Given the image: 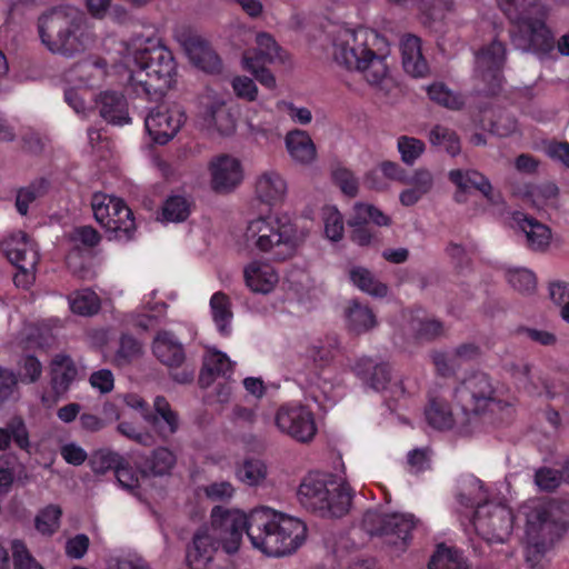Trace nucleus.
Returning <instances> with one entry per match:
<instances>
[{"mask_svg": "<svg viewBox=\"0 0 569 569\" xmlns=\"http://www.w3.org/2000/svg\"><path fill=\"white\" fill-rule=\"evenodd\" d=\"M273 425L281 435L299 443L311 442L318 432L315 413L300 401L279 406L273 415Z\"/></svg>", "mask_w": 569, "mask_h": 569, "instance_id": "nucleus-15", "label": "nucleus"}, {"mask_svg": "<svg viewBox=\"0 0 569 569\" xmlns=\"http://www.w3.org/2000/svg\"><path fill=\"white\" fill-rule=\"evenodd\" d=\"M234 94L242 100L254 101L258 97V87L256 82L246 76H236L230 82Z\"/></svg>", "mask_w": 569, "mask_h": 569, "instance_id": "nucleus-62", "label": "nucleus"}, {"mask_svg": "<svg viewBox=\"0 0 569 569\" xmlns=\"http://www.w3.org/2000/svg\"><path fill=\"white\" fill-rule=\"evenodd\" d=\"M246 288L256 295H271L280 282L279 271L267 260L252 259L242 267Z\"/></svg>", "mask_w": 569, "mask_h": 569, "instance_id": "nucleus-26", "label": "nucleus"}, {"mask_svg": "<svg viewBox=\"0 0 569 569\" xmlns=\"http://www.w3.org/2000/svg\"><path fill=\"white\" fill-rule=\"evenodd\" d=\"M64 100L82 118L98 110L100 117L110 124L123 127L131 123L128 102L117 91L102 90L94 96L90 93V100L87 101L76 90L66 89Z\"/></svg>", "mask_w": 569, "mask_h": 569, "instance_id": "nucleus-13", "label": "nucleus"}, {"mask_svg": "<svg viewBox=\"0 0 569 569\" xmlns=\"http://www.w3.org/2000/svg\"><path fill=\"white\" fill-rule=\"evenodd\" d=\"M186 112L176 103H160L150 109L144 118V129L158 144L172 140L186 122Z\"/></svg>", "mask_w": 569, "mask_h": 569, "instance_id": "nucleus-21", "label": "nucleus"}, {"mask_svg": "<svg viewBox=\"0 0 569 569\" xmlns=\"http://www.w3.org/2000/svg\"><path fill=\"white\" fill-rule=\"evenodd\" d=\"M402 182L410 184V187L399 194V201L405 207H411L431 190L433 178L428 170L420 169Z\"/></svg>", "mask_w": 569, "mask_h": 569, "instance_id": "nucleus-37", "label": "nucleus"}, {"mask_svg": "<svg viewBox=\"0 0 569 569\" xmlns=\"http://www.w3.org/2000/svg\"><path fill=\"white\" fill-rule=\"evenodd\" d=\"M100 241L99 232L90 226L74 228L69 234L71 251L67 256V263L74 272L81 274L83 262L88 256L80 247L92 248Z\"/></svg>", "mask_w": 569, "mask_h": 569, "instance_id": "nucleus-30", "label": "nucleus"}, {"mask_svg": "<svg viewBox=\"0 0 569 569\" xmlns=\"http://www.w3.org/2000/svg\"><path fill=\"white\" fill-rule=\"evenodd\" d=\"M506 50L501 42L492 41L490 44L481 48L476 54L475 76L489 84V91L495 92V88L501 83V68L505 63Z\"/></svg>", "mask_w": 569, "mask_h": 569, "instance_id": "nucleus-24", "label": "nucleus"}, {"mask_svg": "<svg viewBox=\"0 0 569 569\" xmlns=\"http://www.w3.org/2000/svg\"><path fill=\"white\" fill-rule=\"evenodd\" d=\"M256 198L270 207L281 204L288 194V182L286 178L274 169L260 172L253 184Z\"/></svg>", "mask_w": 569, "mask_h": 569, "instance_id": "nucleus-27", "label": "nucleus"}, {"mask_svg": "<svg viewBox=\"0 0 569 569\" xmlns=\"http://www.w3.org/2000/svg\"><path fill=\"white\" fill-rule=\"evenodd\" d=\"M558 501L530 499L523 502L516 516L522 527L527 561L532 566L552 549L567 529V521L559 516L562 510Z\"/></svg>", "mask_w": 569, "mask_h": 569, "instance_id": "nucleus-5", "label": "nucleus"}, {"mask_svg": "<svg viewBox=\"0 0 569 569\" xmlns=\"http://www.w3.org/2000/svg\"><path fill=\"white\" fill-rule=\"evenodd\" d=\"M177 40L184 48L190 61L206 72L220 69V59L209 44L198 36L177 33Z\"/></svg>", "mask_w": 569, "mask_h": 569, "instance_id": "nucleus-28", "label": "nucleus"}, {"mask_svg": "<svg viewBox=\"0 0 569 569\" xmlns=\"http://www.w3.org/2000/svg\"><path fill=\"white\" fill-rule=\"evenodd\" d=\"M353 371L370 388L382 392L390 409H393L390 402L398 401L405 395L401 382L391 379L390 368L386 363H376L371 358L363 357L357 361Z\"/></svg>", "mask_w": 569, "mask_h": 569, "instance_id": "nucleus-22", "label": "nucleus"}, {"mask_svg": "<svg viewBox=\"0 0 569 569\" xmlns=\"http://www.w3.org/2000/svg\"><path fill=\"white\" fill-rule=\"evenodd\" d=\"M17 385L20 383H33L39 380L42 375L41 362L31 355H26L20 358L17 363Z\"/></svg>", "mask_w": 569, "mask_h": 569, "instance_id": "nucleus-55", "label": "nucleus"}, {"mask_svg": "<svg viewBox=\"0 0 569 569\" xmlns=\"http://www.w3.org/2000/svg\"><path fill=\"white\" fill-rule=\"evenodd\" d=\"M429 141L432 146L443 148L451 156H457L460 152L459 138L447 127L435 126L429 132Z\"/></svg>", "mask_w": 569, "mask_h": 569, "instance_id": "nucleus-53", "label": "nucleus"}, {"mask_svg": "<svg viewBox=\"0 0 569 569\" xmlns=\"http://www.w3.org/2000/svg\"><path fill=\"white\" fill-rule=\"evenodd\" d=\"M197 123L201 131L209 137H229L236 132L237 121L227 108L226 99L207 89L200 97Z\"/></svg>", "mask_w": 569, "mask_h": 569, "instance_id": "nucleus-16", "label": "nucleus"}, {"mask_svg": "<svg viewBox=\"0 0 569 569\" xmlns=\"http://www.w3.org/2000/svg\"><path fill=\"white\" fill-rule=\"evenodd\" d=\"M499 8L513 22L512 43L522 51H530L541 59L555 49L553 36L546 26L548 10L530 0H497Z\"/></svg>", "mask_w": 569, "mask_h": 569, "instance_id": "nucleus-8", "label": "nucleus"}, {"mask_svg": "<svg viewBox=\"0 0 569 569\" xmlns=\"http://www.w3.org/2000/svg\"><path fill=\"white\" fill-rule=\"evenodd\" d=\"M332 179L345 194L350 197L356 196L358 191V182L350 170L338 167L332 171Z\"/></svg>", "mask_w": 569, "mask_h": 569, "instance_id": "nucleus-63", "label": "nucleus"}, {"mask_svg": "<svg viewBox=\"0 0 569 569\" xmlns=\"http://www.w3.org/2000/svg\"><path fill=\"white\" fill-rule=\"evenodd\" d=\"M330 54L338 67L361 72L370 84L380 86L389 80V46L386 38L372 29L350 24L336 27Z\"/></svg>", "mask_w": 569, "mask_h": 569, "instance_id": "nucleus-2", "label": "nucleus"}, {"mask_svg": "<svg viewBox=\"0 0 569 569\" xmlns=\"http://www.w3.org/2000/svg\"><path fill=\"white\" fill-rule=\"evenodd\" d=\"M239 481L247 486H259L267 476L266 465L258 459H248L236 470Z\"/></svg>", "mask_w": 569, "mask_h": 569, "instance_id": "nucleus-52", "label": "nucleus"}, {"mask_svg": "<svg viewBox=\"0 0 569 569\" xmlns=\"http://www.w3.org/2000/svg\"><path fill=\"white\" fill-rule=\"evenodd\" d=\"M209 308L212 321L222 336H229L233 312L229 296L222 291L214 292L209 300Z\"/></svg>", "mask_w": 569, "mask_h": 569, "instance_id": "nucleus-38", "label": "nucleus"}, {"mask_svg": "<svg viewBox=\"0 0 569 569\" xmlns=\"http://www.w3.org/2000/svg\"><path fill=\"white\" fill-rule=\"evenodd\" d=\"M450 180L463 191L470 189L479 190L489 201H495L492 187L490 181L476 170H451L449 172Z\"/></svg>", "mask_w": 569, "mask_h": 569, "instance_id": "nucleus-39", "label": "nucleus"}, {"mask_svg": "<svg viewBox=\"0 0 569 569\" xmlns=\"http://www.w3.org/2000/svg\"><path fill=\"white\" fill-rule=\"evenodd\" d=\"M122 457L113 451L101 449L94 451L90 459L89 465L91 470L97 475H103L113 469L117 471L118 466L122 462Z\"/></svg>", "mask_w": 569, "mask_h": 569, "instance_id": "nucleus-56", "label": "nucleus"}, {"mask_svg": "<svg viewBox=\"0 0 569 569\" xmlns=\"http://www.w3.org/2000/svg\"><path fill=\"white\" fill-rule=\"evenodd\" d=\"M383 176L386 179L395 181H405L407 178L403 170L396 162L383 161L378 167L369 171L366 176L365 183L368 188L375 190H383L388 187L385 180H376V177Z\"/></svg>", "mask_w": 569, "mask_h": 569, "instance_id": "nucleus-43", "label": "nucleus"}, {"mask_svg": "<svg viewBox=\"0 0 569 569\" xmlns=\"http://www.w3.org/2000/svg\"><path fill=\"white\" fill-rule=\"evenodd\" d=\"M427 94L433 102L448 108L460 109L463 106V99L458 93L451 91L442 82H433L426 88Z\"/></svg>", "mask_w": 569, "mask_h": 569, "instance_id": "nucleus-50", "label": "nucleus"}, {"mask_svg": "<svg viewBox=\"0 0 569 569\" xmlns=\"http://www.w3.org/2000/svg\"><path fill=\"white\" fill-rule=\"evenodd\" d=\"M483 486L478 479H470L466 491L460 493L458 500L462 507H477L472 523L476 532L488 542H503L510 535L516 517L510 509L501 503L486 502Z\"/></svg>", "mask_w": 569, "mask_h": 569, "instance_id": "nucleus-9", "label": "nucleus"}, {"mask_svg": "<svg viewBox=\"0 0 569 569\" xmlns=\"http://www.w3.org/2000/svg\"><path fill=\"white\" fill-rule=\"evenodd\" d=\"M38 29L42 44L52 53L73 57L94 43L83 13L73 6L50 9L39 18Z\"/></svg>", "mask_w": 569, "mask_h": 569, "instance_id": "nucleus-7", "label": "nucleus"}, {"mask_svg": "<svg viewBox=\"0 0 569 569\" xmlns=\"http://www.w3.org/2000/svg\"><path fill=\"white\" fill-rule=\"evenodd\" d=\"M349 279L355 287L372 297L382 298L388 293V287L380 282L372 272L365 267H352L349 271Z\"/></svg>", "mask_w": 569, "mask_h": 569, "instance_id": "nucleus-41", "label": "nucleus"}, {"mask_svg": "<svg viewBox=\"0 0 569 569\" xmlns=\"http://www.w3.org/2000/svg\"><path fill=\"white\" fill-rule=\"evenodd\" d=\"M417 523L413 515L390 511L385 507L368 510L362 519V527L370 536L381 538L396 550L405 549Z\"/></svg>", "mask_w": 569, "mask_h": 569, "instance_id": "nucleus-12", "label": "nucleus"}, {"mask_svg": "<svg viewBox=\"0 0 569 569\" xmlns=\"http://www.w3.org/2000/svg\"><path fill=\"white\" fill-rule=\"evenodd\" d=\"M141 353V345L129 336H122L118 350L110 357V362L116 366H124L139 357Z\"/></svg>", "mask_w": 569, "mask_h": 569, "instance_id": "nucleus-58", "label": "nucleus"}, {"mask_svg": "<svg viewBox=\"0 0 569 569\" xmlns=\"http://www.w3.org/2000/svg\"><path fill=\"white\" fill-rule=\"evenodd\" d=\"M372 222L378 227H388L391 224V218L382 212L377 207L358 202L353 206L352 223H369Z\"/></svg>", "mask_w": 569, "mask_h": 569, "instance_id": "nucleus-49", "label": "nucleus"}, {"mask_svg": "<svg viewBox=\"0 0 569 569\" xmlns=\"http://www.w3.org/2000/svg\"><path fill=\"white\" fill-rule=\"evenodd\" d=\"M61 515L62 510L58 505L42 508L34 519L37 531L43 536L53 535L59 528Z\"/></svg>", "mask_w": 569, "mask_h": 569, "instance_id": "nucleus-51", "label": "nucleus"}, {"mask_svg": "<svg viewBox=\"0 0 569 569\" xmlns=\"http://www.w3.org/2000/svg\"><path fill=\"white\" fill-rule=\"evenodd\" d=\"M211 188L219 193H229L244 179L242 162L230 154L213 157L208 166Z\"/></svg>", "mask_w": 569, "mask_h": 569, "instance_id": "nucleus-23", "label": "nucleus"}, {"mask_svg": "<svg viewBox=\"0 0 569 569\" xmlns=\"http://www.w3.org/2000/svg\"><path fill=\"white\" fill-rule=\"evenodd\" d=\"M298 498L308 509L340 517L350 507L352 490L345 481L332 475L311 472L300 483Z\"/></svg>", "mask_w": 569, "mask_h": 569, "instance_id": "nucleus-10", "label": "nucleus"}, {"mask_svg": "<svg viewBox=\"0 0 569 569\" xmlns=\"http://www.w3.org/2000/svg\"><path fill=\"white\" fill-rule=\"evenodd\" d=\"M21 477H16V465L13 458L3 456L0 458V496L8 495L14 481H21Z\"/></svg>", "mask_w": 569, "mask_h": 569, "instance_id": "nucleus-61", "label": "nucleus"}, {"mask_svg": "<svg viewBox=\"0 0 569 569\" xmlns=\"http://www.w3.org/2000/svg\"><path fill=\"white\" fill-rule=\"evenodd\" d=\"M121 64H110L102 59H90L77 64L67 80L74 82L83 99L91 90L106 86L124 84L137 96L157 97L169 90L176 78V63L171 52L158 38L136 37L122 44Z\"/></svg>", "mask_w": 569, "mask_h": 569, "instance_id": "nucleus-1", "label": "nucleus"}, {"mask_svg": "<svg viewBox=\"0 0 569 569\" xmlns=\"http://www.w3.org/2000/svg\"><path fill=\"white\" fill-rule=\"evenodd\" d=\"M307 236L308 231L299 228L288 213L271 212L248 220L238 243L281 262L296 254Z\"/></svg>", "mask_w": 569, "mask_h": 569, "instance_id": "nucleus-4", "label": "nucleus"}, {"mask_svg": "<svg viewBox=\"0 0 569 569\" xmlns=\"http://www.w3.org/2000/svg\"><path fill=\"white\" fill-rule=\"evenodd\" d=\"M257 48L247 50L242 54L241 66L250 72L256 80L269 90L277 88V81L273 73L264 67L267 63L281 61V49L274 39L264 32L256 36Z\"/></svg>", "mask_w": 569, "mask_h": 569, "instance_id": "nucleus-19", "label": "nucleus"}, {"mask_svg": "<svg viewBox=\"0 0 569 569\" xmlns=\"http://www.w3.org/2000/svg\"><path fill=\"white\" fill-rule=\"evenodd\" d=\"M122 401L129 409L137 411L138 415L147 422L151 425H158L160 433L163 437L172 435L178 429L177 415L171 410L170 405L163 397H157L154 399V410L157 415L162 419V425L156 417H152L148 412L146 401L138 395L129 393L122 397Z\"/></svg>", "mask_w": 569, "mask_h": 569, "instance_id": "nucleus-25", "label": "nucleus"}, {"mask_svg": "<svg viewBox=\"0 0 569 569\" xmlns=\"http://www.w3.org/2000/svg\"><path fill=\"white\" fill-rule=\"evenodd\" d=\"M14 569H43L21 540L11 543Z\"/></svg>", "mask_w": 569, "mask_h": 569, "instance_id": "nucleus-60", "label": "nucleus"}, {"mask_svg": "<svg viewBox=\"0 0 569 569\" xmlns=\"http://www.w3.org/2000/svg\"><path fill=\"white\" fill-rule=\"evenodd\" d=\"M402 66L405 71L415 77L422 78L428 74V63L422 57L421 40L412 34H407L400 42Z\"/></svg>", "mask_w": 569, "mask_h": 569, "instance_id": "nucleus-33", "label": "nucleus"}, {"mask_svg": "<svg viewBox=\"0 0 569 569\" xmlns=\"http://www.w3.org/2000/svg\"><path fill=\"white\" fill-rule=\"evenodd\" d=\"M91 209L96 221L104 229L109 239L121 242L134 239L137 222L123 199L104 192H94Z\"/></svg>", "mask_w": 569, "mask_h": 569, "instance_id": "nucleus-11", "label": "nucleus"}, {"mask_svg": "<svg viewBox=\"0 0 569 569\" xmlns=\"http://www.w3.org/2000/svg\"><path fill=\"white\" fill-rule=\"evenodd\" d=\"M346 317L349 328L357 333L366 332L377 325L373 312L357 301L350 302Z\"/></svg>", "mask_w": 569, "mask_h": 569, "instance_id": "nucleus-47", "label": "nucleus"}, {"mask_svg": "<svg viewBox=\"0 0 569 569\" xmlns=\"http://www.w3.org/2000/svg\"><path fill=\"white\" fill-rule=\"evenodd\" d=\"M455 399L468 406V412L479 427L480 412L493 411L500 403L493 397V389L486 373L478 372L466 379L456 390Z\"/></svg>", "mask_w": 569, "mask_h": 569, "instance_id": "nucleus-20", "label": "nucleus"}, {"mask_svg": "<svg viewBox=\"0 0 569 569\" xmlns=\"http://www.w3.org/2000/svg\"><path fill=\"white\" fill-rule=\"evenodd\" d=\"M558 193V187L555 183L548 182L540 186L528 187L523 197L533 208L546 210L556 207Z\"/></svg>", "mask_w": 569, "mask_h": 569, "instance_id": "nucleus-45", "label": "nucleus"}, {"mask_svg": "<svg viewBox=\"0 0 569 569\" xmlns=\"http://www.w3.org/2000/svg\"><path fill=\"white\" fill-rule=\"evenodd\" d=\"M326 239L331 242H339L345 234V221L341 212L336 206L326 204L320 211Z\"/></svg>", "mask_w": 569, "mask_h": 569, "instance_id": "nucleus-46", "label": "nucleus"}, {"mask_svg": "<svg viewBox=\"0 0 569 569\" xmlns=\"http://www.w3.org/2000/svg\"><path fill=\"white\" fill-rule=\"evenodd\" d=\"M302 520L268 507L251 510L249 540L252 547L269 557L296 551L306 540Z\"/></svg>", "mask_w": 569, "mask_h": 569, "instance_id": "nucleus-6", "label": "nucleus"}, {"mask_svg": "<svg viewBox=\"0 0 569 569\" xmlns=\"http://www.w3.org/2000/svg\"><path fill=\"white\" fill-rule=\"evenodd\" d=\"M405 331L416 341H427L440 336L443 331L441 322L429 317L423 311L403 313Z\"/></svg>", "mask_w": 569, "mask_h": 569, "instance_id": "nucleus-32", "label": "nucleus"}, {"mask_svg": "<svg viewBox=\"0 0 569 569\" xmlns=\"http://www.w3.org/2000/svg\"><path fill=\"white\" fill-rule=\"evenodd\" d=\"M430 569H470L462 553L453 547L440 543L429 561Z\"/></svg>", "mask_w": 569, "mask_h": 569, "instance_id": "nucleus-42", "label": "nucleus"}, {"mask_svg": "<svg viewBox=\"0 0 569 569\" xmlns=\"http://www.w3.org/2000/svg\"><path fill=\"white\" fill-rule=\"evenodd\" d=\"M506 277L510 286L519 292L529 293L536 289V276L527 268H509Z\"/></svg>", "mask_w": 569, "mask_h": 569, "instance_id": "nucleus-57", "label": "nucleus"}, {"mask_svg": "<svg viewBox=\"0 0 569 569\" xmlns=\"http://www.w3.org/2000/svg\"><path fill=\"white\" fill-rule=\"evenodd\" d=\"M70 310L79 316H91L100 309V299L90 289L74 291L68 296Z\"/></svg>", "mask_w": 569, "mask_h": 569, "instance_id": "nucleus-48", "label": "nucleus"}, {"mask_svg": "<svg viewBox=\"0 0 569 569\" xmlns=\"http://www.w3.org/2000/svg\"><path fill=\"white\" fill-rule=\"evenodd\" d=\"M156 358L168 367H179L184 361L181 342L170 332H159L152 343Z\"/></svg>", "mask_w": 569, "mask_h": 569, "instance_id": "nucleus-35", "label": "nucleus"}, {"mask_svg": "<svg viewBox=\"0 0 569 569\" xmlns=\"http://www.w3.org/2000/svg\"><path fill=\"white\" fill-rule=\"evenodd\" d=\"M251 511L214 507L210 515V525L200 529L192 546L187 551V562L191 569H204L214 551L221 548L226 553L239 551L243 532L249 537Z\"/></svg>", "mask_w": 569, "mask_h": 569, "instance_id": "nucleus-3", "label": "nucleus"}, {"mask_svg": "<svg viewBox=\"0 0 569 569\" xmlns=\"http://www.w3.org/2000/svg\"><path fill=\"white\" fill-rule=\"evenodd\" d=\"M109 569H150V567L139 555L127 553L110 560Z\"/></svg>", "mask_w": 569, "mask_h": 569, "instance_id": "nucleus-64", "label": "nucleus"}, {"mask_svg": "<svg viewBox=\"0 0 569 569\" xmlns=\"http://www.w3.org/2000/svg\"><path fill=\"white\" fill-rule=\"evenodd\" d=\"M286 149L293 162L309 166L317 159V148L311 137L302 130H292L286 134Z\"/></svg>", "mask_w": 569, "mask_h": 569, "instance_id": "nucleus-34", "label": "nucleus"}, {"mask_svg": "<svg viewBox=\"0 0 569 569\" xmlns=\"http://www.w3.org/2000/svg\"><path fill=\"white\" fill-rule=\"evenodd\" d=\"M51 383L54 392L60 396L68 391L78 376L73 360L63 353L57 355L51 361Z\"/></svg>", "mask_w": 569, "mask_h": 569, "instance_id": "nucleus-36", "label": "nucleus"}, {"mask_svg": "<svg viewBox=\"0 0 569 569\" xmlns=\"http://www.w3.org/2000/svg\"><path fill=\"white\" fill-rule=\"evenodd\" d=\"M191 212V201L181 194L168 197L161 206L158 220L164 223L184 221Z\"/></svg>", "mask_w": 569, "mask_h": 569, "instance_id": "nucleus-40", "label": "nucleus"}, {"mask_svg": "<svg viewBox=\"0 0 569 569\" xmlns=\"http://www.w3.org/2000/svg\"><path fill=\"white\" fill-rule=\"evenodd\" d=\"M428 423L439 430L457 428L462 435L476 432L479 428L468 412V406L455 399V392L431 393L425 411Z\"/></svg>", "mask_w": 569, "mask_h": 569, "instance_id": "nucleus-14", "label": "nucleus"}, {"mask_svg": "<svg viewBox=\"0 0 569 569\" xmlns=\"http://www.w3.org/2000/svg\"><path fill=\"white\" fill-rule=\"evenodd\" d=\"M2 249L18 271L13 281L17 287L28 288L36 279V267L39 260L37 246L23 231L9 234L2 242Z\"/></svg>", "mask_w": 569, "mask_h": 569, "instance_id": "nucleus-18", "label": "nucleus"}, {"mask_svg": "<svg viewBox=\"0 0 569 569\" xmlns=\"http://www.w3.org/2000/svg\"><path fill=\"white\" fill-rule=\"evenodd\" d=\"M236 362L227 353L214 347H207L199 375V385L202 389L214 387L218 402H227L232 393L231 377Z\"/></svg>", "mask_w": 569, "mask_h": 569, "instance_id": "nucleus-17", "label": "nucleus"}, {"mask_svg": "<svg viewBox=\"0 0 569 569\" xmlns=\"http://www.w3.org/2000/svg\"><path fill=\"white\" fill-rule=\"evenodd\" d=\"M48 190V182L44 179L38 180L29 184L28 187L21 188L18 191L16 207L20 214H27L29 206L38 198L43 196Z\"/></svg>", "mask_w": 569, "mask_h": 569, "instance_id": "nucleus-54", "label": "nucleus"}, {"mask_svg": "<svg viewBox=\"0 0 569 569\" xmlns=\"http://www.w3.org/2000/svg\"><path fill=\"white\" fill-rule=\"evenodd\" d=\"M515 228L526 237L527 247L537 252H545L549 249L552 240L551 229L525 213L517 212L512 217Z\"/></svg>", "mask_w": 569, "mask_h": 569, "instance_id": "nucleus-29", "label": "nucleus"}, {"mask_svg": "<svg viewBox=\"0 0 569 569\" xmlns=\"http://www.w3.org/2000/svg\"><path fill=\"white\" fill-rule=\"evenodd\" d=\"M397 147L401 156V160L407 164H412L426 149L423 141L408 136H401L398 138Z\"/></svg>", "mask_w": 569, "mask_h": 569, "instance_id": "nucleus-59", "label": "nucleus"}, {"mask_svg": "<svg viewBox=\"0 0 569 569\" xmlns=\"http://www.w3.org/2000/svg\"><path fill=\"white\" fill-rule=\"evenodd\" d=\"M116 478L122 489L127 490L139 499L144 498L142 489L148 481L147 475L134 471L124 462V459H122V462L117 468Z\"/></svg>", "mask_w": 569, "mask_h": 569, "instance_id": "nucleus-44", "label": "nucleus"}, {"mask_svg": "<svg viewBox=\"0 0 569 569\" xmlns=\"http://www.w3.org/2000/svg\"><path fill=\"white\" fill-rule=\"evenodd\" d=\"M329 370L308 378L303 385L307 399L315 401L319 407L327 408L337 402L340 397L339 386L332 381Z\"/></svg>", "mask_w": 569, "mask_h": 569, "instance_id": "nucleus-31", "label": "nucleus"}]
</instances>
